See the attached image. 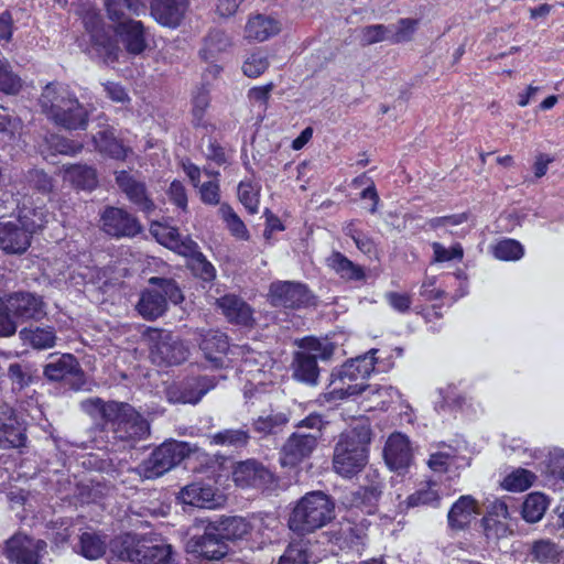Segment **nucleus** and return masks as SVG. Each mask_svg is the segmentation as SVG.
Listing matches in <instances>:
<instances>
[{"label":"nucleus","instance_id":"62","mask_svg":"<svg viewBox=\"0 0 564 564\" xmlns=\"http://www.w3.org/2000/svg\"><path fill=\"white\" fill-rule=\"evenodd\" d=\"M199 199L203 204L209 206H220V184L219 180H213L202 183L198 187Z\"/></svg>","mask_w":564,"mask_h":564},{"label":"nucleus","instance_id":"64","mask_svg":"<svg viewBox=\"0 0 564 564\" xmlns=\"http://www.w3.org/2000/svg\"><path fill=\"white\" fill-rule=\"evenodd\" d=\"M274 87L275 85L273 82H269L261 86H253L248 90L247 97L250 102L258 104L263 107V109H267Z\"/></svg>","mask_w":564,"mask_h":564},{"label":"nucleus","instance_id":"49","mask_svg":"<svg viewBox=\"0 0 564 564\" xmlns=\"http://www.w3.org/2000/svg\"><path fill=\"white\" fill-rule=\"evenodd\" d=\"M536 476L529 469L517 468L508 474L502 480V487L512 492H520L529 489Z\"/></svg>","mask_w":564,"mask_h":564},{"label":"nucleus","instance_id":"24","mask_svg":"<svg viewBox=\"0 0 564 564\" xmlns=\"http://www.w3.org/2000/svg\"><path fill=\"white\" fill-rule=\"evenodd\" d=\"M116 183L139 210L149 214L154 209V203L143 182L135 180L127 171H119L116 172Z\"/></svg>","mask_w":564,"mask_h":564},{"label":"nucleus","instance_id":"37","mask_svg":"<svg viewBox=\"0 0 564 564\" xmlns=\"http://www.w3.org/2000/svg\"><path fill=\"white\" fill-rule=\"evenodd\" d=\"M232 355L240 357V371L252 373L262 372L267 361V355L252 349L249 345H235Z\"/></svg>","mask_w":564,"mask_h":564},{"label":"nucleus","instance_id":"8","mask_svg":"<svg viewBox=\"0 0 564 564\" xmlns=\"http://www.w3.org/2000/svg\"><path fill=\"white\" fill-rule=\"evenodd\" d=\"M111 552L121 561L137 564H166L171 557V545L154 542L150 539H138L127 535L113 541Z\"/></svg>","mask_w":564,"mask_h":564},{"label":"nucleus","instance_id":"1","mask_svg":"<svg viewBox=\"0 0 564 564\" xmlns=\"http://www.w3.org/2000/svg\"><path fill=\"white\" fill-rule=\"evenodd\" d=\"M82 408L90 415H99L110 425L116 443L131 447L150 435L149 422L129 403L91 398L83 401Z\"/></svg>","mask_w":564,"mask_h":564},{"label":"nucleus","instance_id":"56","mask_svg":"<svg viewBox=\"0 0 564 564\" xmlns=\"http://www.w3.org/2000/svg\"><path fill=\"white\" fill-rule=\"evenodd\" d=\"M21 87V78L13 73L7 59L0 58V91L7 95H15Z\"/></svg>","mask_w":564,"mask_h":564},{"label":"nucleus","instance_id":"21","mask_svg":"<svg viewBox=\"0 0 564 564\" xmlns=\"http://www.w3.org/2000/svg\"><path fill=\"white\" fill-rule=\"evenodd\" d=\"M383 457L390 469H406L413 458V453L408 436L400 432L392 433L386 442Z\"/></svg>","mask_w":564,"mask_h":564},{"label":"nucleus","instance_id":"28","mask_svg":"<svg viewBox=\"0 0 564 564\" xmlns=\"http://www.w3.org/2000/svg\"><path fill=\"white\" fill-rule=\"evenodd\" d=\"M317 355L307 351H296L293 356L292 369L296 381L315 386L319 377Z\"/></svg>","mask_w":564,"mask_h":564},{"label":"nucleus","instance_id":"40","mask_svg":"<svg viewBox=\"0 0 564 564\" xmlns=\"http://www.w3.org/2000/svg\"><path fill=\"white\" fill-rule=\"evenodd\" d=\"M210 384L206 377H196L187 380L178 389V403H198L202 398L209 391Z\"/></svg>","mask_w":564,"mask_h":564},{"label":"nucleus","instance_id":"43","mask_svg":"<svg viewBox=\"0 0 564 564\" xmlns=\"http://www.w3.org/2000/svg\"><path fill=\"white\" fill-rule=\"evenodd\" d=\"M491 253L500 261H518L524 256V247L516 239L502 238L491 246Z\"/></svg>","mask_w":564,"mask_h":564},{"label":"nucleus","instance_id":"39","mask_svg":"<svg viewBox=\"0 0 564 564\" xmlns=\"http://www.w3.org/2000/svg\"><path fill=\"white\" fill-rule=\"evenodd\" d=\"M237 196L248 214L256 215L259 213L261 196L260 185L256 184L252 180H242L238 184Z\"/></svg>","mask_w":564,"mask_h":564},{"label":"nucleus","instance_id":"11","mask_svg":"<svg viewBox=\"0 0 564 564\" xmlns=\"http://www.w3.org/2000/svg\"><path fill=\"white\" fill-rule=\"evenodd\" d=\"M149 282L159 285L161 290H144L140 294L135 310L144 319L154 321L167 310L166 299L172 296L175 286L172 280L164 278L153 276Z\"/></svg>","mask_w":564,"mask_h":564},{"label":"nucleus","instance_id":"25","mask_svg":"<svg viewBox=\"0 0 564 564\" xmlns=\"http://www.w3.org/2000/svg\"><path fill=\"white\" fill-rule=\"evenodd\" d=\"M326 265L330 269L340 280L348 283L366 282V269L351 261L340 251L334 250L326 258Z\"/></svg>","mask_w":564,"mask_h":564},{"label":"nucleus","instance_id":"19","mask_svg":"<svg viewBox=\"0 0 564 564\" xmlns=\"http://www.w3.org/2000/svg\"><path fill=\"white\" fill-rule=\"evenodd\" d=\"M366 519L357 521L352 518H343L329 534V541L339 549H354L362 544L367 535Z\"/></svg>","mask_w":564,"mask_h":564},{"label":"nucleus","instance_id":"7","mask_svg":"<svg viewBox=\"0 0 564 564\" xmlns=\"http://www.w3.org/2000/svg\"><path fill=\"white\" fill-rule=\"evenodd\" d=\"M42 208H21L14 219L0 220V249L8 254H22L31 246L32 236L44 226Z\"/></svg>","mask_w":564,"mask_h":564},{"label":"nucleus","instance_id":"51","mask_svg":"<svg viewBox=\"0 0 564 564\" xmlns=\"http://www.w3.org/2000/svg\"><path fill=\"white\" fill-rule=\"evenodd\" d=\"M151 13L162 25H176V0H154L151 4Z\"/></svg>","mask_w":564,"mask_h":564},{"label":"nucleus","instance_id":"32","mask_svg":"<svg viewBox=\"0 0 564 564\" xmlns=\"http://www.w3.org/2000/svg\"><path fill=\"white\" fill-rule=\"evenodd\" d=\"M95 149L115 160H124L129 149L115 135L112 128H106L91 135Z\"/></svg>","mask_w":564,"mask_h":564},{"label":"nucleus","instance_id":"29","mask_svg":"<svg viewBox=\"0 0 564 564\" xmlns=\"http://www.w3.org/2000/svg\"><path fill=\"white\" fill-rule=\"evenodd\" d=\"M475 513H478L477 500L470 495L460 496L448 511V525L455 530H464L469 525Z\"/></svg>","mask_w":564,"mask_h":564},{"label":"nucleus","instance_id":"61","mask_svg":"<svg viewBox=\"0 0 564 564\" xmlns=\"http://www.w3.org/2000/svg\"><path fill=\"white\" fill-rule=\"evenodd\" d=\"M440 501L441 497L438 496L437 491L431 488L419 489L406 498L408 507H437L440 505Z\"/></svg>","mask_w":564,"mask_h":564},{"label":"nucleus","instance_id":"47","mask_svg":"<svg viewBox=\"0 0 564 564\" xmlns=\"http://www.w3.org/2000/svg\"><path fill=\"white\" fill-rule=\"evenodd\" d=\"M34 368L30 362H12L8 367V378L13 390L21 391L29 387L34 377Z\"/></svg>","mask_w":564,"mask_h":564},{"label":"nucleus","instance_id":"17","mask_svg":"<svg viewBox=\"0 0 564 564\" xmlns=\"http://www.w3.org/2000/svg\"><path fill=\"white\" fill-rule=\"evenodd\" d=\"M216 306L229 324L249 329L256 326L254 310L241 296L224 294L216 300Z\"/></svg>","mask_w":564,"mask_h":564},{"label":"nucleus","instance_id":"10","mask_svg":"<svg viewBox=\"0 0 564 564\" xmlns=\"http://www.w3.org/2000/svg\"><path fill=\"white\" fill-rule=\"evenodd\" d=\"M272 306L290 310L305 308L315 304V296L308 286L294 281H274L269 286Z\"/></svg>","mask_w":564,"mask_h":564},{"label":"nucleus","instance_id":"59","mask_svg":"<svg viewBox=\"0 0 564 564\" xmlns=\"http://www.w3.org/2000/svg\"><path fill=\"white\" fill-rule=\"evenodd\" d=\"M433 260L435 262H448L452 260H462L464 249L460 243H454L449 248H445L441 242H433Z\"/></svg>","mask_w":564,"mask_h":564},{"label":"nucleus","instance_id":"27","mask_svg":"<svg viewBox=\"0 0 564 564\" xmlns=\"http://www.w3.org/2000/svg\"><path fill=\"white\" fill-rule=\"evenodd\" d=\"M178 501L205 509H214L217 506L215 489L202 482H193L183 487L178 491Z\"/></svg>","mask_w":564,"mask_h":564},{"label":"nucleus","instance_id":"31","mask_svg":"<svg viewBox=\"0 0 564 564\" xmlns=\"http://www.w3.org/2000/svg\"><path fill=\"white\" fill-rule=\"evenodd\" d=\"M381 495L382 485L380 484L360 486L350 494L348 501L351 508L359 509L366 514H373L377 511Z\"/></svg>","mask_w":564,"mask_h":564},{"label":"nucleus","instance_id":"55","mask_svg":"<svg viewBox=\"0 0 564 564\" xmlns=\"http://www.w3.org/2000/svg\"><path fill=\"white\" fill-rule=\"evenodd\" d=\"M151 359L160 367H170L176 364V348L174 343L160 339L151 351Z\"/></svg>","mask_w":564,"mask_h":564},{"label":"nucleus","instance_id":"50","mask_svg":"<svg viewBox=\"0 0 564 564\" xmlns=\"http://www.w3.org/2000/svg\"><path fill=\"white\" fill-rule=\"evenodd\" d=\"M192 104L193 124L195 127H205L204 118L210 105V93L205 85H202L196 89L192 98Z\"/></svg>","mask_w":564,"mask_h":564},{"label":"nucleus","instance_id":"30","mask_svg":"<svg viewBox=\"0 0 564 564\" xmlns=\"http://www.w3.org/2000/svg\"><path fill=\"white\" fill-rule=\"evenodd\" d=\"M281 30L280 22L264 14H256L248 19L245 26L247 40L264 42L276 35Z\"/></svg>","mask_w":564,"mask_h":564},{"label":"nucleus","instance_id":"52","mask_svg":"<svg viewBox=\"0 0 564 564\" xmlns=\"http://www.w3.org/2000/svg\"><path fill=\"white\" fill-rule=\"evenodd\" d=\"M80 554L88 560H97L106 552V543L95 533L85 532L79 540Z\"/></svg>","mask_w":564,"mask_h":564},{"label":"nucleus","instance_id":"45","mask_svg":"<svg viewBox=\"0 0 564 564\" xmlns=\"http://www.w3.org/2000/svg\"><path fill=\"white\" fill-rule=\"evenodd\" d=\"M420 20L412 18H401L395 24L389 25V42L391 44H401L411 42L419 29Z\"/></svg>","mask_w":564,"mask_h":564},{"label":"nucleus","instance_id":"23","mask_svg":"<svg viewBox=\"0 0 564 564\" xmlns=\"http://www.w3.org/2000/svg\"><path fill=\"white\" fill-rule=\"evenodd\" d=\"M199 348L215 368H221L227 355L232 354L234 346L230 345L226 333L210 329L202 336Z\"/></svg>","mask_w":564,"mask_h":564},{"label":"nucleus","instance_id":"44","mask_svg":"<svg viewBox=\"0 0 564 564\" xmlns=\"http://www.w3.org/2000/svg\"><path fill=\"white\" fill-rule=\"evenodd\" d=\"M561 554L560 546L549 539L534 541L531 546V555L540 564L557 563L561 560Z\"/></svg>","mask_w":564,"mask_h":564},{"label":"nucleus","instance_id":"38","mask_svg":"<svg viewBox=\"0 0 564 564\" xmlns=\"http://www.w3.org/2000/svg\"><path fill=\"white\" fill-rule=\"evenodd\" d=\"M107 15L116 25L132 20L130 14H139L143 8L139 0H106Z\"/></svg>","mask_w":564,"mask_h":564},{"label":"nucleus","instance_id":"15","mask_svg":"<svg viewBox=\"0 0 564 564\" xmlns=\"http://www.w3.org/2000/svg\"><path fill=\"white\" fill-rule=\"evenodd\" d=\"M178 256H182L185 259L186 268L196 279L207 283H210L216 279V268L202 252L198 243L189 237L181 239L180 234Z\"/></svg>","mask_w":564,"mask_h":564},{"label":"nucleus","instance_id":"63","mask_svg":"<svg viewBox=\"0 0 564 564\" xmlns=\"http://www.w3.org/2000/svg\"><path fill=\"white\" fill-rule=\"evenodd\" d=\"M25 177L28 183L41 193L47 194L53 189V180L43 170L32 169Z\"/></svg>","mask_w":564,"mask_h":564},{"label":"nucleus","instance_id":"12","mask_svg":"<svg viewBox=\"0 0 564 564\" xmlns=\"http://www.w3.org/2000/svg\"><path fill=\"white\" fill-rule=\"evenodd\" d=\"M318 440V435L293 432L280 449L279 460L281 466L294 468L310 459L317 448Z\"/></svg>","mask_w":564,"mask_h":564},{"label":"nucleus","instance_id":"6","mask_svg":"<svg viewBox=\"0 0 564 564\" xmlns=\"http://www.w3.org/2000/svg\"><path fill=\"white\" fill-rule=\"evenodd\" d=\"M335 517V503L323 491L305 494L293 508L289 528L297 533H311L325 527Z\"/></svg>","mask_w":564,"mask_h":564},{"label":"nucleus","instance_id":"54","mask_svg":"<svg viewBox=\"0 0 564 564\" xmlns=\"http://www.w3.org/2000/svg\"><path fill=\"white\" fill-rule=\"evenodd\" d=\"M213 443L221 446L242 447L250 440L248 431L245 430H223L212 436Z\"/></svg>","mask_w":564,"mask_h":564},{"label":"nucleus","instance_id":"26","mask_svg":"<svg viewBox=\"0 0 564 564\" xmlns=\"http://www.w3.org/2000/svg\"><path fill=\"white\" fill-rule=\"evenodd\" d=\"M25 429L19 422L13 410L0 414V448H19L25 445Z\"/></svg>","mask_w":564,"mask_h":564},{"label":"nucleus","instance_id":"5","mask_svg":"<svg viewBox=\"0 0 564 564\" xmlns=\"http://www.w3.org/2000/svg\"><path fill=\"white\" fill-rule=\"evenodd\" d=\"M371 438L369 424H357L344 431L334 448V470L345 478L359 474L368 463Z\"/></svg>","mask_w":564,"mask_h":564},{"label":"nucleus","instance_id":"20","mask_svg":"<svg viewBox=\"0 0 564 564\" xmlns=\"http://www.w3.org/2000/svg\"><path fill=\"white\" fill-rule=\"evenodd\" d=\"M176 445L174 443H164L154 449L150 457L142 462L138 467L140 476L147 479H154L175 465Z\"/></svg>","mask_w":564,"mask_h":564},{"label":"nucleus","instance_id":"60","mask_svg":"<svg viewBox=\"0 0 564 564\" xmlns=\"http://www.w3.org/2000/svg\"><path fill=\"white\" fill-rule=\"evenodd\" d=\"M469 218H470L469 212H463V213L445 215V216H437V217L427 219L426 226L431 230H437L443 227L459 226V225L468 221Z\"/></svg>","mask_w":564,"mask_h":564},{"label":"nucleus","instance_id":"2","mask_svg":"<svg viewBox=\"0 0 564 564\" xmlns=\"http://www.w3.org/2000/svg\"><path fill=\"white\" fill-rule=\"evenodd\" d=\"M203 533L192 536L186 552L196 558L218 561L229 552L228 542L242 540L250 533V523L241 517H227L217 521L200 520Z\"/></svg>","mask_w":564,"mask_h":564},{"label":"nucleus","instance_id":"13","mask_svg":"<svg viewBox=\"0 0 564 564\" xmlns=\"http://www.w3.org/2000/svg\"><path fill=\"white\" fill-rule=\"evenodd\" d=\"M46 546L44 540L18 532L7 541L6 554L14 564H39Z\"/></svg>","mask_w":564,"mask_h":564},{"label":"nucleus","instance_id":"14","mask_svg":"<svg viewBox=\"0 0 564 564\" xmlns=\"http://www.w3.org/2000/svg\"><path fill=\"white\" fill-rule=\"evenodd\" d=\"M232 480L242 489H268L276 481L274 474L261 463L247 459L237 463L232 468Z\"/></svg>","mask_w":564,"mask_h":564},{"label":"nucleus","instance_id":"58","mask_svg":"<svg viewBox=\"0 0 564 564\" xmlns=\"http://www.w3.org/2000/svg\"><path fill=\"white\" fill-rule=\"evenodd\" d=\"M288 419L282 413L258 416L252 422V429L261 435H269L273 433L276 427L284 425Z\"/></svg>","mask_w":564,"mask_h":564},{"label":"nucleus","instance_id":"53","mask_svg":"<svg viewBox=\"0 0 564 564\" xmlns=\"http://www.w3.org/2000/svg\"><path fill=\"white\" fill-rule=\"evenodd\" d=\"M45 142L53 153L75 155L83 150V143L56 133L46 137Z\"/></svg>","mask_w":564,"mask_h":564},{"label":"nucleus","instance_id":"36","mask_svg":"<svg viewBox=\"0 0 564 564\" xmlns=\"http://www.w3.org/2000/svg\"><path fill=\"white\" fill-rule=\"evenodd\" d=\"M218 214L225 224V227L234 238L241 241H248L250 239V232L245 221L235 212L230 204L226 202L221 203Z\"/></svg>","mask_w":564,"mask_h":564},{"label":"nucleus","instance_id":"22","mask_svg":"<svg viewBox=\"0 0 564 564\" xmlns=\"http://www.w3.org/2000/svg\"><path fill=\"white\" fill-rule=\"evenodd\" d=\"M115 33L130 55H140L148 47V33L141 21L134 19L123 21L115 25Z\"/></svg>","mask_w":564,"mask_h":564},{"label":"nucleus","instance_id":"16","mask_svg":"<svg viewBox=\"0 0 564 564\" xmlns=\"http://www.w3.org/2000/svg\"><path fill=\"white\" fill-rule=\"evenodd\" d=\"M101 229L115 238L134 237L142 230L138 218L126 209L108 206L100 216Z\"/></svg>","mask_w":564,"mask_h":564},{"label":"nucleus","instance_id":"46","mask_svg":"<svg viewBox=\"0 0 564 564\" xmlns=\"http://www.w3.org/2000/svg\"><path fill=\"white\" fill-rule=\"evenodd\" d=\"M311 551L308 542L300 539L289 543L278 564H308Z\"/></svg>","mask_w":564,"mask_h":564},{"label":"nucleus","instance_id":"3","mask_svg":"<svg viewBox=\"0 0 564 564\" xmlns=\"http://www.w3.org/2000/svg\"><path fill=\"white\" fill-rule=\"evenodd\" d=\"M42 112L54 126L67 130H86L90 111L76 94L61 83L47 84L39 98Z\"/></svg>","mask_w":564,"mask_h":564},{"label":"nucleus","instance_id":"41","mask_svg":"<svg viewBox=\"0 0 564 564\" xmlns=\"http://www.w3.org/2000/svg\"><path fill=\"white\" fill-rule=\"evenodd\" d=\"M547 505L549 500L544 494H529L522 503V518L529 523H535L540 521L547 509Z\"/></svg>","mask_w":564,"mask_h":564},{"label":"nucleus","instance_id":"9","mask_svg":"<svg viewBox=\"0 0 564 564\" xmlns=\"http://www.w3.org/2000/svg\"><path fill=\"white\" fill-rule=\"evenodd\" d=\"M48 362L43 367V376L51 382H64L72 390L78 391L86 384L85 372L72 354L59 356L51 354Z\"/></svg>","mask_w":564,"mask_h":564},{"label":"nucleus","instance_id":"42","mask_svg":"<svg viewBox=\"0 0 564 564\" xmlns=\"http://www.w3.org/2000/svg\"><path fill=\"white\" fill-rule=\"evenodd\" d=\"M345 235L351 238L357 249L369 259H378L379 249L376 241L367 232L358 228L355 221L346 226Z\"/></svg>","mask_w":564,"mask_h":564},{"label":"nucleus","instance_id":"48","mask_svg":"<svg viewBox=\"0 0 564 564\" xmlns=\"http://www.w3.org/2000/svg\"><path fill=\"white\" fill-rule=\"evenodd\" d=\"M270 67L269 55L257 50L250 53L242 63L241 70L248 78H258L264 74Z\"/></svg>","mask_w":564,"mask_h":564},{"label":"nucleus","instance_id":"33","mask_svg":"<svg viewBox=\"0 0 564 564\" xmlns=\"http://www.w3.org/2000/svg\"><path fill=\"white\" fill-rule=\"evenodd\" d=\"M19 337L23 345L31 346L34 349H50L56 344V334L53 327H25L19 332Z\"/></svg>","mask_w":564,"mask_h":564},{"label":"nucleus","instance_id":"35","mask_svg":"<svg viewBox=\"0 0 564 564\" xmlns=\"http://www.w3.org/2000/svg\"><path fill=\"white\" fill-rule=\"evenodd\" d=\"M231 41L225 31L214 29L208 32L204 39L203 47L199 51V56L205 62L215 59L220 53L230 47Z\"/></svg>","mask_w":564,"mask_h":564},{"label":"nucleus","instance_id":"4","mask_svg":"<svg viewBox=\"0 0 564 564\" xmlns=\"http://www.w3.org/2000/svg\"><path fill=\"white\" fill-rule=\"evenodd\" d=\"M377 352L378 349H370L333 369L325 393L326 400L337 401L361 394L368 388L366 381L375 371Z\"/></svg>","mask_w":564,"mask_h":564},{"label":"nucleus","instance_id":"34","mask_svg":"<svg viewBox=\"0 0 564 564\" xmlns=\"http://www.w3.org/2000/svg\"><path fill=\"white\" fill-rule=\"evenodd\" d=\"M64 176L77 188L86 191L94 189L98 183L96 170L87 164L64 165Z\"/></svg>","mask_w":564,"mask_h":564},{"label":"nucleus","instance_id":"18","mask_svg":"<svg viewBox=\"0 0 564 564\" xmlns=\"http://www.w3.org/2000/svg\"><path fill=\"white\" fill-rule=\"evenodd\" d=\"M13 319H40L45 315V304L41 296L30 292H14L2 297Z\"/></svg>","mask_w":564,"mask_h":564},{"label":"nucleus","instance_id":"57","mask_svg":"<svg viewBox=\"0 0 564 564\" xmlns=\"http://www.w3.org/2000/svg\"><path fill=\"white\" fill-rule=\"evenodd\" d=\"M391 28L384 24L366 25L360 31V43L369 46L379 42L388 41Z\"/></svg>","mask_w":564,"mask_h":564}]
</instances>
